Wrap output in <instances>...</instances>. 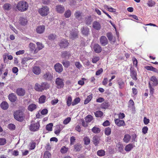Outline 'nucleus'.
<instances>
[{
    "label": "nucleus",
    "mask_w": 158,
    "mask_h": 158,
    "mask_svg": "<svg viewBox=\"0 0 158 158\" xmlns=\"http://www.w3.org/2000/svg\"><path fill=\"white\" fill-rule=\"evenodd\" d=\"M36 143L35 142H32L30 143V149L31 150H33L35 147Z\"/></svg>",
    "instance_id": "774afa93"
},
{
    "label": "nucleus",
    "mask_w": 158,
    "mask_h": 158,
    "mask_svg": "<svg viewBox=\"0 0 158 158\" xmlns=\"http://www.w3.org/2000/svg\"><path fill=\"white\" fill-rule=\"evenodd\" d=\"M51 154L49 152L46 151L45 152L44 155V158H50Z\"/></svg>",
    "instance_id": "3c124183"
},
{
    "label": "nucleus",
    "mask_w": 158,
    "mask_h": 158,
    "mask_svg": "<svg viewBox=\"0 0 158 158\" xmlns=\"http://www.w3.org/2000/svg\"><path fill=\"white\" fill-rule=\"evenodd\" d=\"M106 36L110 41H112L113 40V36L111 32H108L106 34Z\"/></svg>",
    "instance_id": "052dcab7"
},
{
    "label": "nucleus",
    "mask_w": 158,
    "mask_h": 158,
    "mask_svg": "<svg viewBox=\"0 0 158 158\" xmlns=\"http://www.w3.org/2000/svg\"><path fill=\"white\" fill-rule=\"evenodd\" d=\"M80 100L81 99L79 97L75 98L72 102V105L74 106L77 105L80 102Z\"/></svg>",
    "instance_id": "a19ab883"
},
{
    "label": "nucleus",
    "mask_w": 158,
    "mask_h": 158,
    "mask_svg": "<svg viewBox=\"0 0 158 158\" xmlns=\"http://www.w3.org/2000/svg\"><path fill=\"white\" fill-rule=\"evenodd\" d=\"M48 112V110L47 109H44L41 111L42 114L45 115L47 114Z\"/></svg>",
    "instance_id": "338daca9"
},
{
    "label": "nucleus",
    "mask_w": 158,
    "mask_h": 158,
    "mask_svg": "<svg viewBox=\"0 0 158 158\" xmlns=\"http://www.w3.org/2000/svg\"><path fill=\"white\" fill-rule=\"evenodd\" d=\"M81 13L80 11L77 10L74 13V16L76 18L78 19L79 18V17L81 16Z\"/></svg>",
    "instance_id": "4d7b16f0"
},
{
    "label": "nucleus",
    "mask_w": 158,
    "mask_h": 158,
    "mask_svg": "<svg viewBox=\"0 0 158 158\" xmlns=\"http://www.w3.org/2000/svg\"><path fill=\"white\" fill-rule=\"evenodd\" d=\"M55 84L57 88H62L64 86V80L60 77H57L55 80Z\"/></svg>",
    "instance_id": "0eeeda50"
},
{
    "label": "nucleus",
    "mask_w": 158,
    "mask_h": 158,
    "mask_svg": "<svg viewBox=\"0 0 158 158\" xmlns=\"http://www.w3.org/2000/svg\"><path fill=\"white\" fill-rule=\"evenodd\" d=\"M36 44L37 45V48L39 50L42 49L44 47L43 44L40 42H37L36 43Z\"/></svg>",
    "instance_id": "680f3d73"
},
{
    "label": "nucleus",
    "mask_w": 158,
    "mask_h": 158,
    "mask_svg": "<svg viewBox=\"0 0 158 158\" xmlns=\"http://www.w3.org/2000/svg\"><path fill=\"white\" fill-rule=\"evenodd\" d=\"M31 122L29 126V129L31 131H38L39 129L40 125L39 122L37 123H33Z\"/></svg>",
    "instance_id": "39448f33"
},
{
    "label": "nucleus",
    "mask_w": 158,
    "mask_h": 158,
    "mask_svg": "<svg viewBox=\"0 0 158 158\" xmlns=\"http://www.w3.org/2000/svg\"><path fill=\"white\" fill-rule=\"evenodd\" d=\"M71 38L73 39H75L78 37L77 33L76 32H72L70 34Z\"/></svg>",
    "instance_id": "6e6d98bb"
},
{
    "label": "nucleus",
    "mask_w": 158,
    "mask_h": 158,
    "mask_svg": "<svg viewBox=\"0 0 158 158\" xmlns=\"http://www.w3.org/2000/svg\"><path fill=\"white\" fill-rule=\"evenodd\" d=\"M37 108V106L35 104H30L27 108V109L29 111H32L35 110Z\"/></svg>",
    "instance_id": "393cba45"
},
{
    "label": "nucleus",
    "mask_w": 158,
    "mask_h": 158,
    "mask_svg": "<svg viewBox=\"0 0 158 158\" xmlns=\"http://www.w3.org/2000/svg\"><path fill=\"white\" fill-rule=\"evenodd\" d=\"M97 154L100 156H104L105 155V152L103 150H100L97 152Z\"/></svg>",
    "instance_id": "ea45409f"
},
{
    "label": "nucleus",
    "mask_w": 158,
    "mask_h": 158,
    "mask_svg": "<svg viewBox=\"0 0 158 158\" xmlns=\"http://www.w3.org/2000/svg\"><path fill=\"white\" fill-rule=\"evenodd\" d=\"M56 10L58 13H62L64 12L65 8L64 6L61 5H58L56 6Z\"/></svg>",
    "instance_id": "a211bd4d"
},
{
    "label": "nucleus",
    "mask_w": 158,
    "mask_h": 158,
    "mask_svg": "<svg viewBox=\"0 0 158 158\" xmlns=\"http://www.w3.org/2000/svg\"><path fill=\"white\" fill-rule=\"evenodd\" d=\"M118 84L119 85V87L120 89H123L124 86V83L122 80H120L118 81Z\"/></svg>",
    "instance_id": "864d4df0"
},
{
    "label": "nucleus",
    "mask_w": 158,
    "mask_h": 158,
    "mask_svg": "<svg viewBox=\"0 0 158 158\" xmlns=\"http://www.w3.org/2000/svg\"><path fill=\"white\" fill-rule=\"evenodd\" d=\"M15 118L19 122H22L24 119V114L23 112L21 110L16 111L14 114Z\"/></svg>",
    "instance_id": "20e7f679"
},
{
    "label": "nucleus",
    "mask_w": 158,
    "mask_h": 158,
    "mask_svg": "<svg viewBox=\"0 0 158 158\" xmlns=\"http://www.w3.org/2000/svg\"><path fill=\"white\" fill-rule=\"evenodd\" d=\"M17 94L19 96H23L25 94V91L23 89L19 88L16 90Z\"/></svg>",
    "instance_id": "dca6fc26"
},
{
    "label": "nucleus",
    "mask_w": 158,
    "mask_h": 158,
    "mask_svg": "<svg viewBox=\"0 0 158 158\" xmlns=\"http://www.w3.org/2000/svg\"><path fill=\"white\" fill-rule=\"evenodd\" d=\"M71 118L70 117H68L65 118L63 121V124H67L68 123L71 121Z\"/></svg>",
    "instance_id": "69168bd1"
},
{
    "label": "nucleus",
    "mask_w": 158,
    "mask_h": 158,
    "mask_svg": "<svg viewBox=\"0 0 158 158\" xmlns=\"http://www.w3.org/2000/svg\"><path fill=\"white\" fill-rule=\"evenodd\" d=\"M100 139L98 136L95 135L93 138V142L94 144L96 146L99 143Z\"/></svg>",
    "instance_id": "4be33fe9"
},
{
    "label": "nucleus",
    "mask_w": 158,
    "mask_h": 158,
    "mask_svg": "<svg viewBox=\"0 0 158 158\" xmlns=\"http://www.w3.org/2000/svg\"><path fill=\"white\" fill-rule=\"evenodd\" d=\"M62 63L65 67L66 68L68 67L70 64V62L69 61L65 60H63Z\"/></svg>",
    "instance_id": "5fc2aeb1"
},
{
    "label": "nucleus",
    "mask_w": 158,
    "mask_h": 158,
    "mask_svg": "<svg viewBox=\"0 0 158 158\" xmlns=\"http://www.w3.org/2000/svg\"><path fill=\"white\" fill-rule=\"evenodd\" d=\"M116 146L118 148L119 151L120 152L123 151V145L121 142H118L116 144Z\"/></svg>",
    "instance_id": "37998d69"
},
{
    "label": "nucleus",
    "mask_w": 158,
    "mask_h": 158,
    "mask_svg": "<svg viewBox=\"0 0 158 158\" xmlns=\"http://www.w3.org/2000/svg\"><path fill=\"white\" fill-rule=\"evenodd\" d=\"M71 11L70 10H68L65 11L64 14V15L65 18H69L71 16Z\"/></svg>",
    "instance_id": "8fccbe9b"
},
{
    "label": "nucleus",
    "mask_w": 158,
    "mask_h": 158,
    "mask_svg": "<svg viewBox=\"0 0 158 158\" xmlns=\"http://www.w3.org/2000/svg\"><path fill=\"white\" fill-rule=\"evenodd\" d=\"M100 43L102 46L106 45L108 43V41L106 37L105 36H102L99 39Z\"/></svg>",
    "instance_id": "9b49d317"
},
{
    "label": "nucleus",
    "mask_w": 158,
    "mask_h": 158,
    "mask_svg": "<svg viewBox=\"0 0 158 158\" xmlns=\"http://www.w3.org/2000/svg\"><path fill=\"white\" fill-rule=\"evenodd\" d=\"M16 7L19 11L24 12L28 9L29 4L27 2L24 0L18 2Z\"/></svg>",
    "instance_id": "f03ea898"
},
{
    "label": "nucleus",
    "mask_w": 158,
    "mask_h": 158,
    "mask_svg": "<svg viewBox=\"0 0 158 158\" xmlns=\"http://www.w3.org/2000/svg\"><path fill=\"white\" fill-rule=\"evenodd\" d=\"M151 83L152 84V85L153 86H156L158 84V80L155 76H152L150 79V81Z\"/></svg>",
    "instance_id": "2eb2a0df"
},
{
    "label": "nucleus",
    "mask_w": 158,
    "mask_h": 158,
    "mask_svg": "<svg viewBox=\"0 0 158 158\" xmlns=\"http://www.w3.org/2000/svg\"><path fill=\"white\" fill-rule=\"evenodd\" d=\"M69 44L67 40L63 39L61 40L59 45L61 48H65L68 46Z\"/></svg>",
    "instance_id": "6e6552de"
},
{
    "label": "nucleus",
    "mask_w": 158,
    "mask_h": 158,
    "mask_svg": "<svg viewBox=\"0 0 158 158\" xmlns=\"http://www.w3.org/2000/svg\"><path fill=\"white\" fill-rule=\"evenodd\" d=\"M56 36V35L53 34H50L48 36V39L49 40H53L55 39Z\"/></svg>",
    "instance_id": "e2e57ef3"
},
{
    "label": "nucleus",
    "mask_w": 158,
    "mask_h": 158,
    "mask_svg": "<svg viewBox=\"0 0 158 158\" xmlns=\"http://www.w3.org/2000/svg\"><path fill=\"white\" fill-rule=\"evenodd\" d=\"M93 119V117L91 115H88L85 118V121L88 123L91 122Z\"/></svg>",
    "instance_id": "e433bc0d"
},
{
    "label": "nucleus",
    "mask_w": 158,
    "mask_h": 158,
    "mask_svg": "<svg viewBox=\"0 0 158 158\" xmlns=\"http://www.w3.org/2000/svg\"><path fill=\"white\" fill-rule=\"evenodd\" d=\"M72 98L70 96L68 97L66 99V103L68 106H70L72 104Z\"/></svg>",
    "instance_id": "473e14b6"
},
{
    "label": "nucleus",
    "mask_w": 158,
    "mask_h": 158,
    "mask_svg": "<svg viewBox=\"0 0 158 158\" xmlns=\"http://www.w3.org/2000/svg\"><path fill=\"white\" fill-rule=\"evenodd\" d=\"M109 106V104L107 102H104L101 106V107L102 109H106Z\"/></svg>",
    "instance_id": "72a5a7b5"
},
{
    "label": "nucleus",
    "mask_w": 158,
    "mask_h": 158,
    "mask_svg": "<svg viewBox=\"0 0 158 158\" xmlns=\"http://www.w3.org/2000/svg\"><path fill=\"white\" fill-rule=\"evenodd\" d=\"M99 60L100 57L99 56H95L92 58V61L93 63H96L98 62Z\"/></svg>",
    "instance_id": "bf43d9fd"
},
{
    "label": "nucleus",
    "mask_w": 158,
    "mask_h": 158,
    "mask_svg": "<svg viewBox=\"0 0 158 158\" xmlns=\"http://www.w3.org/2000/svg\"><path fill=\"white\" fill-rule=\"evenodd\" d=\"M0 106L1 108L4 110H7L9 107L8 103L5 101L2 102L1 103Z\"/></svg>",
    "instance_id": "bb28decb"
},
{
    "label": "nucleus",
    "mask_w": 158,
    "mask_h": 158,
    "mask_svg": "<svg viewBox=\"0 0 158 158\" xmlns=\"http://www.w3.org/2000/svg\"><path fill=\"white\" fill-rule=\"evenodd\" d=\"M92 131L94 133L97 134L99 133L101 130L99 127H97L96 126L94 127L91 129Z\"/></svg>",
    "instance_id": "2f4dec72"
},
{
    "label": "nucleus",
    "mask_w": 158,
    "mask_h": 158,
    "mask_svg": "<svg viewBox=\"0 0 158 158\" xmlns=\"http://www.w3.org/2000/svg\"><path fill=\"white\" fill-rule=\"evenodd\" d=\"M45 29V27L44 26H39L37 27L36 31L38 33L42 34L44 32Z\"/></svg>",
    "instance_id": "6ab92c4d"
},
{
    "label": "nucleus",
    "mask_w": 158,
    "mask_h": 158,
    "mask_svg": "<svg viewBox=\"0 0 158 158\" xmlns=\"http://www.w3.org/2000/svg\"><path fill=\"white\" fill-rule=\"evenodd\" d=\"M130 75L132 79L136 81L137 80V73L136 71L134 69H130Z\"/></svg>",
    "instance_id": "4468645a"
},
{
    "label": "nucleus",
    "mask_w": 158,
    "mask_h": 158,
    "mask_svg": "<svg viewBox=\"0 0 158 158\" xmlns=\"http://www.w3.org/2000/svg\"><path fill=\"white\" fill-rule=\"evenodd\" d=\"M114 121L115 123L119 127H124L126 125L124 121L123 120H120L119 118H115Z\"/></svg>",
    "instance_id": "1a4fd4ad"
},
{
    "label": "nucleus",
    "mask_w": 158,
    "mask_h": 158,
    "mask_svg": "<svg viewBox=\"0 0 158 158\" xmlns=\"http://www.w3.org/2000/svg\"><path fill=\"white\" fill-rule=\"evenodd\" d=\"M31 51L34 50V53H35L37 52H36V49H35V45L33 43H30L29 45Z\"/></svg>",
    "instance_id": "c03bdc74"
},
{
    "label": "nucleus",
    "mask_w": 158,
    "mask_h": 158,
    "mask_svg": "<svg viewBox=\"0 0 158 158\" xmlns=\"http://www.w3.org/2000/svg\"><path fill=\"white\" fill-rule=\"evenodd\" d=\"M148 87L150 89V94L151 96H153L154 91V89L152 87V85L151 84V82H149L148 83Z\"/></svg>",
    "instance_id": "f704fd0d"
},
{
    "label": "nucleus",
    "mask_w": 158,
    "mask_h": 158,
    "mask_svg": "<svg viewBox=\"0 0 158 158\" xmlns=\"http://www.w3.org/2000/svg\"><path fill=\"white\" fill-rule=\"evenodd\" d=\"M43 79L46 81H52L53 76V74L48 71L46 72L42 76Z\"/></svg>",
    "instance_id": "423d86ee"
},
{
    "label": "nucleus",
    "mask_w": 158,
    "mask_h": 158,
    "mask_svg": "<svg viewBox=\"0 0 158 158\" xmlns=\"http://www.w3.org/2000/svg\"><path fill=\"white\" fill-rule=\"evenodd\" d=\"M19 22L21 25L25 26L27 24L28 20L26 17H20L19 19Z\"/></svg>",
    "instance_id": "ddd939ff"
},
{
    "label": "nucleus",
    "mask_w": 158,
    "mask_h": 158,
    "mask_svg": "<svg viewBox=\"0 0 158 158\" xmlns=\"http://www.w3.org/2000/svg\"><path fill=\"white\" fill-rule=\"evenodd\" d=\"M39 14L42 16H46L49 13V7L46 6H43L38 10Z\"/></svg>",
    "instance_id": "7ed1b4c3"
},
{
    "label": "nucleus",
    "mask_w": 158,
    "mask_h": 158,
    "mask_svg": "<svg viewBox=\"0 0 158 158\" xmlns=\"http://www.w3.org/2000/svg\"><path fill=\"white\" fill-rule=\"evenodd\" d=\"M6 139L5 138H0V145H3L6 144Z\"/></svg>",
    "instance_id": "13d9d810"
},
{
    "label": "nucleus",
    "mask_w": 158,
    "mask_h": 158,
    "mask_svg": "<svg viewBox=\"0 0 158 158\" xmlns=\"http://www.w3.org/2000/svg\"><path fill=\"white\" fill-rule=\"evenodd\" d=\"M41 70L39 67L35 66L33 67L32 72L35 74L38 75L40 74Z\"/></svg>",
    "instance_id": "aec40b11"
},
{
    "label": "nucleus",
    "mask_w": 158,
    "mask_h": 158,
    "mask_svg": "<svg viewBox=\"0 0 158 158\" xmlns=\"http://www.w3.org/2000/svg\"><path fill=\"white\" fill-rule=\"evenodd\" d=\"M68 149L69 148H67L65 146H64L60 149V152L62 154H65L68 152Z\"/></svg>",
    "instance_id": "49530a36"
},
{
    "label": "nucleus",
    "mask_w": 158,
    "mask_h": 158,
    "mask_svg": "<svg viewBox=\"0 0 158 158\" xmlns=\"http://www.w3.org/2000/svg\"><path fill=\"white\" fill-rule=\"evenodd\" d=\"M104 7L107 9L110 12H114L115 11V10L112 7H109L108 6L106 5H104Z\"/></svg>",
    "instance_id": "09e8293b"
},
{
    "label": "nucleus",
    "mask_w": 158,
    "mask_h": 158,
    "mask_svg": "<svg viewBox=\"0 0 158 158\" xmlns=\"http://www.w3.org/2000/svg\"><path fill=\"white\" fill-rule=\"evenodd\" d=\"M92 21V19L91 16H87L85 18V22L86 24L90 25Z\"/></svg>",
    "instance_id": "5701e85b"
},
{
    "label": "nucleus",
    "mask_w": 158,
    "mask_h": 158,
    "mask_svg": "<svg viewBox=\"0 0 158 158\" xmlns=\"http://www.w3.org/2000/svg\"><path fill=\"white\" fill-rule=\"evenodd\" d=\"M53 126L52 123H50L47 124L46 126V129L48 131H52V127Z\"/></svg>",
    "instance_id": "603ef678"
},
{
    "label": "nucleus",
    "mask_w": 158,
    "mask_h": 158,
    "mask_svg": "<svg viewBox=\"0 0 158 158\" xmlns=\"http://www.w3.org/2000/svg\"><path fill=\"white\" fill-rule=\"evenodd\" d=\"M93 98V95L92 94L87 96V98L84 101V103L85 104H86L89 103Z\"/></svg>",
    "instance_id": "7c9ffc66"
},
{
    "label": "nucleus",
    "mask_w": 158,
    "mask_h": 158,
    "mask_svg": "<svg viewBox=\"0 0 158 158\" xmlns=\"http://www.w3.org/2000/svg\"><path fill=\"white\" fill-rule=\"evenodd\" d=\"M46 98V97L45 95H41L39 98V103L40 104H42L44 103L45 102Z\"/></svg>",
    "instance_id": "cd10ccee"
},
{
    "label": "nucleus",
    "mask_w": 158,
    "mask_h": 158,
    "mask_svg": "<svg viewBox=\"0 0 158 158\" xmlns=\"http://www.w3.org/2000/svg\"><path fill=\"white\" fill-rule=\"evenodd\" d=\"M111 133V129L109 127H107L105 129V134L106 135H110Z\"/></svg>",
    "instance_id": "a18cd8bd"
},
{
    "label": "nucleus",
    "mask_w": 158,
    "mask_h": 158,
    "mask_svg": "<svg viewBox=\"0 0 158 158\" xmlns=\"http://www.w3.org/2000/svg\"><path fill=\"white\" fill-rule=\"evenodd\" d=\"M155 4V2L152 0H148L147 3L148 6L149 7L154 6Z\"/></svg>",
    "instance_id": "de8ad7c7"
},
{
    "label": "nucleus",
    "mask_w": 158,
    "mask_h": 158,
    "mask_svg": "<svg viewBox=\"0 0 158 158\" xmlns=\"http://www.w3.org/2000/svg\"><path fill=\"white\" fill-rule=\"evenodd\" d=\"M93 27L94 29L97 30H99L101 28V26L99 23L96 21H94L93 23Z\"/></svg>",
    "instance_id": "412c9836"
},
{
    "label": "nucleus",
    "mask_w": 158,
    "mask_h": 158,
    "mask_svg": "<svg viewBox=\"0 0 158 158\" xmlns=\"http://www.w3.org/2000/svg\"><path fill=\"white\" fill-rule=\"evenodd\" d=\"M54 67L56 71L59 73H61L63 70L62 65L59 63L56 64Z\"/></svg>",
    "instance_id": "f8f14e48"
},
{
    "label": "nucleus",
    "mask_w": 158,
    "mask_h": 158,
    "mask_svg": "<svg viewBox=\"0 0 158 158\" xmlns=\"http://www.w3.org/2000/svg\"><path fill=\"white\" fill-rule=\"evenodd\" d=\"M49 87V84L45 82H42L40 84L36 83L34 86L35 89L38 92H42L48 89Z\"/></svg>",
    "instance_id": "f257e3e1"
},
{
    "label": "nucleus",
    "mask_w": 158,
    "mask_h": 158,
    "mask_svg": "<svg viewBox=\"0 0 158 158\" xmlns=\"http://www.w3.org/2000/svg\"><path fill=\"white\" fill-rule=\"evenodd\" d=\"M81 32L83 35L88 36L89 34V28L87 27H83L81 29Z\"/></svg>",
    "instance_id": "9d476101"
},
{
    "label": "nucleus",
    "mask_w": 158,
    "mask_h": 158,
    "mask_svg": "<svg viewBox=\"0 0 158 158\" xmlns=\"http://www.w3.org/2000/svg\"><path fill=\"white\" fill-rule=\"evenodd\" d=\"M3 8L5 10H9L11 8V5L8 3H5L3 5Z\"/></svg>",
    "instance_id": "c85d7f7f"
},
{
    "label": "nucleus",
    "mask_w": 158,
    "mask_h": 158,
    "mask_svg": "<svg viewBox=\"0 0 158 158\" xmlns=\"http://www.w3.org/2000/svg\"><path fill=\"white\" fill-rule=\"evenodd\" d=\"M93 49L96 53H99L102 51V49L101 47L98 44H95L93 47Z\"/></svg>",
    "instance_id": "f3484780"
},
{
    "label": "nucleus",
    "mask_w": 158,
    "mask_h": 158,
    "mask_svg": "<svg viewBox=\"0 0 158 158\" xmlns=\"http://www.w3.org/2000/svg\"><path fill=\"white\" fill-rule=\"evenodd\" d=\"M70 56V53L66 51L63 52L61 54V57L65 58H69Z\"/></svg>",
    "instance_id": "a878e982"
},
{
    "label": "nucleus",
    "mask_w": 158,
    "mask_h": 158,
    "mask_svg": "<svg viewBox=\"0 0 158 158\" xmlns=\"http://www.w3.org/2000/svg\"><path fill=\"white\" fill-rule=\"evenodd\" d=\"M82 147L81 145L78 143L74 145V149L75 150L76 152L80 151Z\"/></svg>",
    "instance_id": "58836bf2"
},
{
    "label": "nucleus",
    "mask_w": 158,
    "mask_h": 158,
    "mask_svg": "<svg viewBox=\"0 0 158 158\" xmlns=\"http://www.w3.org/2000/svg\"><path fill=\"white\" fill-rule=\"evenodd\" d=\"M133 145L132 144H129L126 146L125 150L126 152H129L133 148Z\"/></svg>",
    "instance_id": "c9c22d12"
},
{
    "label": "nucleus",
    "mask_w": 158,
    "mask_h": 158,
    "mask_svg": "<svg viewBox=\"0 0 158 158\" xmlns=\"http://www.w3.org/2000/svg\"><path fill=\"white\" fill-rule=\"evenodd\" d=\"M131 138V136L129 134H126L125 135L123 140L125 142L127 143L129 141Z\"/></svg>",
    "instance_id": "c756f323"
},
{
    "label": "nucleus",
    "mask_w": 158,
    "mask_h": 158,
    "mask_svg": "<svg viewBox=\"0 0 158 158\" xmlns=\"http://www.w3.org/2000/svg\"><path fill=\"white\" fill-rule=\"evenodd\" d=\"M17 98L16 96L14 94L11 93L9 95V99L12 102H15L16 101Z\"/></svg>",
    "instance_id": "b1692460"
},
{
    "label": "nucleus",
    "mask_w": 158,
    "mask_h": 158,
    "mask_svg": "<svg viewBox=\"0 0 158 158\" xmlns=\"http://www.w3.org/2000/svg\"><path fill=\"white\" fill-rule=\"evenodd\" d=\"M83 140L84 141V144L85 145H88L89 144L90 142V140L89 137H85L83 139Z\"/></svg>",
    "instance_id": "79ce46f5"
},
{
    "label": "nucleus",
    "mask_w": 158,
    "mask_h": 158,
    "mask_svg": "<svg viewBox=\"0 0 158 158\" xmlns=\"http://www.w3.org/2000/svg\"><path fill=\"white\" fill-rule=\"evenodd\" d=\"M8 128L10 130H14L15 128V126L13 124L10 123L8 125Z\"/></svg>",
    "instance_id": "0e129e2a"
},
{
    "label": "nucleus",
    "mask_w": 158,
    "mask_h": 158,
    "mask_svg": "<svg viewBox=\"0 0 158 158\" xmlns=\"http://www.w3.org/2000/svg\"><path fill=\"white\" fill-rule=\"evenodd\" d=\"M95 116L97 117H101L103 114V112L101 111H97L94 113Z\"/></svg>",
    "instance_id": "4c0bfd02"
}]
</instances>
